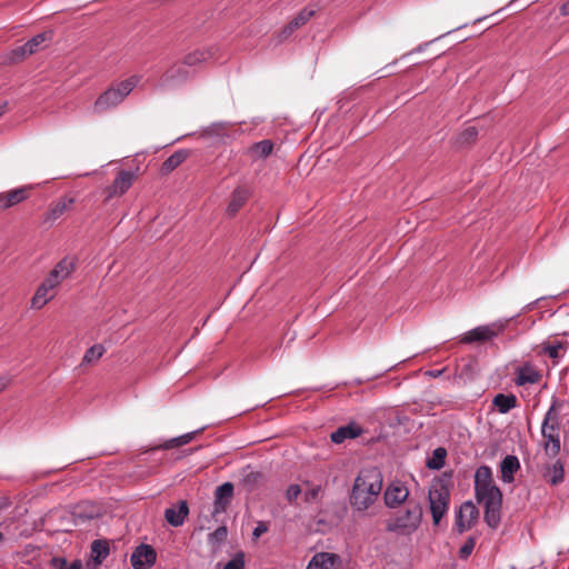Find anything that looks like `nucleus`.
I'll use <instances>...</instances> for the list:
<instances>
[{
	"mask_svg": "<svg viewBox=\"0 0 569 569\" xmlns=\"http://www.w3.org/2000/svg\"><path fill=\"white\" fill-rule=\"evenodd\" d=\"M475 497L485 510L486 523L496 529L501 520L502 492L496 485L491 468L483 465L475 472Z\"/></svg>",
	"mask_w": 569,
	"mask_h": 569,
	"instance_id": "f257e3e1",
	"label": "nucleus"
},
{
	"mask_svg": "<svg viewBox=\"0 0 569 569\" xmlns=\"http://www.w3.org/2000/svg\"><path fill=\"white\" fill-rule=\"evenodd\" d=\"M383 477L376 467L360 470L355 479L350 493V505L358 511L369 509L378 499L382 490Z\"/></svg>",
	"mask_w": 569,
	"mask_h": 569,
	"instance_id": "f03ea898",
	"label": "nucleus"
},
{
	"mask_svg": "<svg viewBox=\"0 0 569 569\" xmlns=\"http://www.w3.org/2000/svg\"><path fill=\"white\" fill-rule=\"evenodd\" d=\"M422 515L421 505L418 501L409 500L403 509L396 511L387 519L386 531L409 537L419 529Z\"/></svg>",
	"mask_w": 569,
	"mask_h": 569,
	"instance_id": "7ed1b4c3",
	"label": "nucleus"
},
{
	"mask_svg": "<svg viewBox=\"0 0 569 569\" xmlns=\"http://www.w3.org/2000/svg\"><path fill=\"white\" fill-rule=\"evenodd\" d=\"M559 407V401L553 399L541 425L542 448L549 458L557 457L561 450L559 415L557 412Z\"/></svg>",
	"mask_w": 569,
	"mask_h": 569,
	"instance_id": "20e7f679",
	"label": "nucleus"
},
{
	"mask_svg": "<svg viewBox=\"0 0 569 569\" xmlns=\"http://www.w3.org/2000/svg\"><path fill=\"white\" fill-rule=\"evenodd\" d=\"M140 81V77L132 76L111 86L108 90L102 92L93 104V110L97 113L104 112L111 108L120 104L127 96L137 87Z\"/></svg>",
	"mask_w": 569,
	"mask_h": 569,
	"instance_id": "39448f33",
	"label": "nucleus"
},
{
	"mask_svg": "<svg viewBox=\"0 0 569 569\" xmlns=\"http://www.w3.org/2000/svg\"><path fill=\"white\" fill-rule=\"evenodd\" d=\"M428 499L432 522L435 526H438L447 513L450 502V490L443 480L437 479L431 482Z\"/></svg>",
	"mask_w": 569,
	"mask_h": 569,
	"instance_id": "423d86ee",
	"label": "nucleus"
},
{
	"mask_svg": "<svg viewBox=\"0 0 569 569\" xmlns=\"http://www.w3.org/2000/svg\"><path fill=\"white\" fill-rule=\"evenodd\" d=\"M506 329V323L501 321L492 322L489 325L478 326L460 338V342L470 345L473 342H486L501 335Z\"/></svg>",
	"mask_w": 569,
	"mask_h": 569,
	"instance_id": "0eeeda50",
	"label": "nucleus"
},
{
	"mask_svg": "<svg viewBox=\"0 0 569 569\" xmlns=\"http://www.w3.org/2000/svg\"><path fill=\"white\" fill-rule=\"evenodd\" d=\"M77 264L78 258L76 256H66L53 266L44 280L58 289L76 271Z\"/></svg>",
	"mask_w": 569,
	"mask_h": 569,
	"instance_id": "6e6552de",
	"label": "nucleus"
},
{
	"mask_svg": "<svg viewBox=\"0 0 569 569\" xmlns=\"http://www.w3.org/2000/svg\"><path fill=\"white\" fill-rule=\"evenodd\" d=\"M408 498L409 489L403 482L399 480L390 482L383 492L385 505L390 509L398 508L406 501L408 502Z\"/></svg>",
	"mask_w": 569,
	"mask_h": 569,
	"instance_id": "1a4fd4ad",
	"label": "nucleus"
},
{
	"mask_svg": "<svg viewBox=\"0 0 569 569\" xmlns=\"http://www.w3.org/2000/svg\"><path fill=\"white\" fill-rule=\"evenodd\" d=\"M50 40H51L50 31L38 33L37 36H34L30 40H28L24 44L14 48L11 51V56H12L11 59L16 60V59H22L27 56H31L34 52H37L38 50H40L41 48H43L44 44Z\"/></svg>",
	"mask_w": 569,
	"mask_h": 569,
	"instance_id": "9d476101",
	"label": "nucleus"
},
{
	"mask_svg": "<svg viewBox=\"0 0 569 569\" xmlns=\"http://www.w3.org/2000/svg\"><path fill=\"white\" fill-rule=\"evenodd\" d=\"M157 560V552L146 543L139 545L131 553L130 561L133 569H150Z\"/></svg>",
	"mask_w": 569,
	"mask_h": 569,
	"instance_id": "9b49d317",
	"label": "nucleus"
},
{
	"mask_svg": "<svg viewBox=\"0 0 569 569\" xmlns=\"http://www.w3.org/2000/svg\"><path fill=\"white\" fill-rule=\"evenodd\" d=\"M479 516V511L473 502L466 501L463 502L459 511L456 516V528L458 532L462 533L466 530H469L475 525L477 518Z\"/></svg>",
	"mask_w": 569,
	"mask_h": 569,
	"instance_id": "f8f14e48",
	"label": "nucleus"
},
{
	"mask_svg": "<svg viewBox=\"0 0 569 569\" xmlns=\"http://www.w3.org/2000/svg\"><path fill=\"white\" fill-rule=\"evenodd\" d=\"M134 178L136 176L133 172L121 170L114 178L112 184L107 188L106 201L126 193L131 188Z\"/></svg>",
	"mask_w": 569,
	"mask_h": 569,
	"instance_id": "ddd939ff",
	"label": "nucleus"
},
{
	"mask_svg": "<svg viewBox=\"0 0 569 569\" xmlns=\"http://www.w3.org/2000/svg\"><path fill=\"white\" fill-rule=\"evenodd\" d=\"M30 186H22L6 192H0V210H7L23 202L30 197Z\"/></svg>",
	"mask_w": 569,
	"mask_h": 569,
	"instance_id": "4468645a",
	"label": "nucleus"
},
{
	"mask_svg": "<svg viewBox=\"0 0 569 569\" xmlns=\"http://www.w3.org/2000/svg\"><path fill=\"white\" fill-rule=\"evenodd\" d=\"M57 295V289L48 283L47 280L38 286L30 303V308L34 310H40L43 308L49 301H51Z\"/></svg>",
	"mask_w": 569,
	"mask_h": 569,
	"instance_id": "2eb2a0df",
	"label": "nucleus"
},
{
	"mask_svg": "<svg viewBox=\"0 0 569 569\" xmlns=\"http://www.w3.org/2000/svg\"><path fill=\"white\" fill-rule=\"evenodd\" d=\"M234 487L231 482H224L214 490L213 513H221L230 506Z\"/></svg>",
	"mask_w": 569,
	"mask_h": 569,
	"instance_id": "dca6fc26",
	"label": "nucleus"
},
{
	"mask_svg": "<svg viewBox=\"0 0 569 569\" xmlns=\"http://www.w3.org/2000/svg\"><path fill=\"white\" fill-rule=\"evenodd\" d=\"M542 378L541 372L530 363L517 368L515 383L517 386L535 385Z\"/></svg>",
	"mask_w": 569,
	"mask_h": 569,
	"instance_id": "f3484780",
	"label": "nucleus"
},
{
	"mask_svg": "<svg viewBox=\"0 0 569 569\" xmlns=\"http://www.w3.org/2000/svg\"><path fill=\"white\" fill-rule=\"evenodd\" d=\"M190 72L183 60L172 63L162 74L163 83L184 82L189 79Z\"/></svg>",
	"mask_w": 569,
	"mask_h": 569,
	"instance_id": "a211bd4d",
	"label": "nucleus"
},
{
	"mask_svg": "<svg viewBox=\"0 0 569 569\" xmlns=\"http://www.w3.org/2000/svg\"><path fill=\"white\" fill-rule=\"evenodd\" d=\"M74 200L72 198L63 197L58 201L53 202L48 211L43 214V223L52 224L59 219L67 210L71 208Z\"/></svg>",
	"mask_w": 569,
	"mask_h": 569,
	"instance_id": "6ab92c4d",
	"label": "nucleus"
},
{
	"mask_svg": "<svg viewBox=\"0 0 569 569\" xmlns=\"http://www.w3.org/2000/svg\"><path fill=\"white\" fill-rule=\"evenodd\" d=\"M189 515V507L186 500H181L178 507L167 508L164 511V519L172 527H180L184 523L187 516Z\"/></svg>",
	"mask_w": 569,
	"mask_h": 569,
	"instance_id": "aec40b11",
	"label": "nucleus"
},
{
	"mask_svg": "<svg viewBox=\"0 0 569 569\" xmlns=\"http://www.w3.org/2000/svg\"><path fill=\"white\" fill-rule=\"evenodd\" d=\"M362 432L363 430L359 425L351 422L347 426L339 427L331 433L330 438L335 443H342L346 439H355L361 436Z\"/></svg>",
	"mask_w": 569,
	"mask_h": 569,
	"instance_id": "412c9836",
	"label": "nucleus"
},
{
	"mask_svg": "<svg viewBox=\"0 0 569 569\" xmlns=\"http://www.w3.org/2000/svg\"><path fill=\"white\" fill-rule=\"evenodd\" d=\"M520 469L519 459L513 455L506 456L500 462L501 480L510 483L515 480V473Z\"/></svg>",
	"mask_w": 569,
	"mask_h": 569,
	"instance_id": "4be33fe9",
	"label": "nucleus"
},
{
	"mask_svg": "<svg viewBox=\"0 0 569 569\" xmlns=\"http://www.w3.org/2000/svg\"><path fill=\"white\" fill-rule=\"evenodd\" d=\"M339 557L330 552L316 553L309 561L307 569H333Z\"/></svg>",
	"mask_w": 569,
	"mask_h": 569,
	"instance_id": "5701e85b",
	"label": "nucleus"
},
{
	"mask_svg": "<svg viewBox=\"0 0 569 569\" xmlns=\"http://www.w3.org/2000/svg\"><path fill=\"white\" fill-rule=\"evenodd\" d=\"M109 542L104 539H97L91 542L90 558L96 566H100L109 556Z\"/></svg>",
	"mask_w": 569,
	"mask_h": 569,
	"instance_id": "b1692460",
	"label": "nucleus"
},
{
	"mask_svg": "<svg viewBox=\"0 0 569 569\" xmlns=\"http://www.w3.org/2000/svg\"><path fill=\"white\" fill-rule=\"evenodd\" d=\"M249 198V191L243 187H238L231 193V198L227 208L230 216H234L247 202Z\"/></svg>",
	"mask_w": 569,
	"mask_h": 569,
	"instance_id": "393cba45",
	"label": "nucleus"
},
{
	"mask_svg": "<svg viewBox=\"0 0 569 569\" xmlns=\"http://www.w3.org/2000/svg\"><path fill=\"white\" fill-rule=\"evenodd\" d=\"M492 405L499 413L505 415L518 406V399L512 393H497L492 399Z\"/></svg>",
	"mask_w": 569,
	"mask_h": 569,
	"instance_id": "a878e982",
	"label": "nucleus"
},
{
	"mask_svg": "<svg viewBox=\"0 0 569 569\" xmlns=\"http://www.w3.org/2000/svg\"><path fill=\"white\" fill-rule=\"evenodd\" d=\"M213 56L211 49H196L183 57V62L188 67H197L207 62Z\"/></svg>",
	"mask_w": 569,
	"mask_h": 569,
	"instance_id": "bb28decb",
	"label": "nucleus"
},
{
	"mask_svg": "<svg viewBox=\"0 0 569 569\" xmlns=\"http://www.w3.org/2000/svg\"><path fill=\"white\" fill-rule=\"evenodd\" d=\"M272 150L273 142L269 139H266L250 146L248 153L253 160H257L267 158L271 154Z\"/></svg>",
	"mask_w": 569,
	"mask_h": 569,
	"instance_id": "cd10ccee",
	"label": "nucleus"
},
{
	"mask_svg": "<svg viewBox=\"0 0 569 569\" xmlns=\"http://www.w3.org/2000/svg\"><path fill=\"white\" fill-rule=\"evenodd\" d=\"M189 156V151L184 149H180L176 152H173L169 158H167L162 166H161V172L162 173H170L173 171L177 167H179Z\"/></svg>",
	"mask_w": 569,
	"mask_h": 569,
	"instance_id": "c85d7f7f",
	"label": "nucleus"
},
{
	"mask_svg": "<svg viewBox=\"0 0 569 569\" xmlns=\"http://www.w3.org/2000/svg\"><path fill=\"white\" fill-rule=\"evenodd\" d=\"M543 476L553 486L562 482L565 477L563 463L560 460H557L547 466Z\"/></svg>",
	"mask_w": 569,
	"mask_h": 569,
	"instance_id": "c756f323",
	"label": "nucleus"
},
{
	"mask_svg": "<svg viewBox=\"0 0 569 569\" xmlns=\"http://www.w3.org/2000/svg\"><path fill=\"white\" fill-rule=\"evenodd\" d=\"M447 458V450L443 447H438L432 451V456L427 460L426 466L431 470H440Z\"/></svg>",
	"mask_w": 569,
	"mask_h": 569,
	"instance_id": "7c9ffc66",
	"label": "nucleus"
},
{
	"mask_svg": "<svg viewBox=\"0 0 569 569\" xmlns=\"http://www.w3.org/2000/svg\"><path fill=\"white\" fill-rule=\"evenodd\" d=\"M315 9L306 7L290 22L293 27L299 29L303 27L315 16Z\"/></svg>",
	"mask_w": 569,
	"mask_h": 569,
	"instance_id": "2f4dec72",
	"label": "nucleus"
},
{
	"mask_svg": "<svg viewBox=\"0 0 569 569\" xmlns=\"http://www.w3.org/2000/svg\"><path fill=\"white\" fill-rule=\"evenodd\" d=\"M104 351L106 349L102 345H93L86 351L82 359V363H91L100 359L103 356Z\"/></svg>",
	"mask_w": 569,
	"mask_h": 569,
	"instance_id": "473e14b6",
	"label": "nucleus"
},
{
	"mask_svg": "<svg viewBox=\"0 0 569 569\" xmlns=\"http://www.w3.org/2000/svg\"><path fill=\"white\" fill-rule=\"evenodd\" d=\"M478 136V130L476 127L470 126L466 128L459 136L458 141L461 144L471 143L476 140Z\"/></svg>",
	"mask_w": 569,
	"mask_h": 569,
	"instance_id": "72a5a7b5",
	"label": "nucleus"
},
{
	"mask_svg": "<svg viewBox=\"0 0 569 569\" xmlns=\"http://www.w3.org/2000/svg\"><path fill=\"white\" fill-rule=\"evenodd\" d=\"M244 553L239 551L226 563L223 569H244Z\"/></svg>",
	"mask_w": 569,
	"mask_h": 569,
	"instance_id": "f704fd0d",
	"label": "nucleus"
},
{
	"mask_svg": "<svg viewBox=\"0 0 569 569\" xmlns=\"http://www.w3.org/2000/svg\"><path fill=\"white\" fill-rule=\"evenodd\" d=\"M476 546V539L469 537L459 549V558L467 559L473 551Z\"/></svg>",
	"mask_w": 569,
	"mask_h": 569,
	"instance_id": "c9c22d12",
	"label": "nucleus"
},
{
	"mask_svg": "<svg viewBox=\"0 0 569 569\" xmlns=\"http://www.w3.org/2000/svg\"><path fill=\"white\" fill-rule=\"evenodd\" d=\"M228 535L224 526L218 527L213 532L209 535V542L221 543L226 540Z\"/></svg>",
	"mask_w": 569,
	"mask_h": 569,
	"instance_id": "e433bc0d",
	"label": "nucleus"
},
{
	"mask_svg": "<svg viewBox=\"0 0 569 569\" xmlns=\"http://www.w3.org/2000/svg\"><path fill=\"white\" fill-rule=\"evenodd\" d=\"M543 351L547 353L551 359L556 360L560 357V350L562 349L561 342L556 343H547L543 345Z\"/></svg>",
	"mask_w": 569,
	"mask_h": 569,
	"instance_id": "4c0bfd02",
	"label": "nucleus"
},
{
	"mask_svg": "<svg viewBox=\"0 0 569 569\" xmlns=\"http://www.w3.org/2000/svg\"><path fill=\"white\" fill-rule=\"evenodd\" d=\"M301 493L299 485H290L286 491V498L289 502H293Z\"/></svg>",
	"mask_w": 569,
	"mask_h": 569,
	"instance_id": "58836bf2",
	"label": "nucleus"
},
{
	"mask_svg": "<svg viewBox=\"0 0 569 569\" xmlns=\"http://www.w3.org/2000/svg\"><path fill=\"white\" fill-rule=\"evenodd\" d=\"M321 492V486H315L305 492L306 502L315 501Z\"/></svg>",
	"mask_w": 569,
	"mask_h": 569,
	"instance_id": "ea45409f",
	"label": "nucleus"
},
{
	"mask_svg": "<svg viewBox=\"0 0 569 569\" xmlns=\"http://www.w3.org/2000/svg\"><path fill=\"white\" fill-rule=\"evenodd\" d=\"M296 30H298L296 27L292 26L291 22H289L287 26L282 28V30L279 32L278 38L279 42L284 41L288 39Z\"/></svg>",
	"mask_w": 569,
	"mask_h": 569,
	"instance_id": "a19ab883",
	"label": "nucleus"
},
{
	"mask_svg": "<svg viewBox=\"0 0 569 569\" xmlns=\"http://www.w3.org/2000/svg\"><path fill=\"white\" fill-rule=\"evenodd\" d=\"M269 530V526L266 521H258L257 526L252 531L253 539H258L260 536L266 533Z\"/></svg>",
	"mask_w": 569,
	"mask_h": 569,
	"instance_id": "79ce46f5",
	"label": "nucleus"
},
{
	"mask_svg": "<svg viewBox=\"0 0 569 569\" xmlns=\"http://www.w3.org/2000/svg\"><path fill=\"white\" fill-rule=\"evenodd\" d=\"M261 477L262 476L260 472L250 471L244 476L243 481L248 486H254L256 483H258V481L261 479Z\"/></svg>",
	"mask_w": 569,
	"mask_h": 569,
	"instance_id": "37998d69",
	"label": "nucleus"
},
{
	"mask_svg": "<svg viewBox=\"0 0 569 569\" xmlns=\"http://www.w3.org/2000/svg\"><path fill=\"white\" fill-rule=\"evenodd\" d=\"M198 431L187 432L184 435H181L177 437V440H179V446H184L189 442H191Z\"/></svg>",
	"mask_w": 569,
	"mask_h": 569,
	"instance_id": "c03bdc74",
	"label": "nucleus"
},
{
	"mask_svg": "<svg viewBox=\"0 0 569 569\" xmlns=\"http://www.w3.org/2000/svg\"><path fill=\"white\" fill-rule=\"evenodd\" d=\"M11 507V500L7 496H0V515Z\"/></svg>",
	"mask_w": 569,
	"mask_h": 569,
	"instance_id": "a18cd8bd",
	"label": "nucleus"
},
{
	"mask_svg": "<svg viewBox=\"0 0 569 569\" xmlns=\"http://www.w3.org/2000/svg\"><path fill=\"white\" fill-rule=\"evenodd\" d=\"M52 563L58 569H67L69 566L64 558H53Z\"/></svg>",
	"mask_w": 569,
	"mask_h": 569,
	"instance_id": "49530a36",
	"label": "nucleus"
},
{
	"mask_svg": "<svg viewBox=\"0 0 569 569\" xmlns=\"http://www.w3.org/2000/svg\"><path fill=\"white\" fill-rule=\"evenodd\" d=\"M177 447H180V446H179V440H177V437H176V438H172V439L167 440V441L161 446V448H163V449H171V448H177Z\"/></svg>",
	"mask_w": 569,
	"mask_h": 569,
	"instance_id": "de8ad7c7",
	"label": "nucleus"
},
{
	"mask_svg": "<svg viewBox=\"0 0 569 569\" xmlns=\"http://www.w3.org/2000/svg\"><path fill=\"white\" fill-rule=\"evenodd\" d=\"M67 569H82V563L80 560L72 561Z\"/></svg>",
	"mask_w": 569,
	"mask_h": 569,
	"instance_id": "09e8293b",
	"label": "nucleus"
},
{
	"mask_svg": "<svg viewBox=\"0 0 569 569\" xmlns=\"http://www.w3.org/2000/svg\"><path fill=\"white\" fill-rule=\"evenodd\" d=\"M8 387V380L0 378V393Z\"/></svg>",
	"mask_w": 569,
	"mask_h": 569,
	"instance_id": "8fccbe9b",
	"label": "nucleus"
},
{
	"mask_svg": "<svg viewBox=\"0 0 569 569\" xmlns=\"http://www.w3.org/2000/svg\"><path fill=\"white\" fill-rule=\"evenodd\" d=\"M6 111V104H0V117Z\"/></svg>",
	"mask_w": 569,
	"mask_h": 569,
	"instance_id": "3c124183",
	"label": "nucleus"
},
{
	"mask_svg": "<svg viewBox=\"0 0 569 569\" xmlns=\"http://www.w3.org/2000/svg\"><path fill=\"white\" fill-rule=\"evenodd\" d=\"M6 111V104H0V117Z\"/></svg>",
	"mask_w": 569,
	"mask_h": 569,
	"instance_id": "603ef678",
	"label": "nucleus"
},
{
	"mask_svg": "<svg viewBox=\"0 0 569 569\" xmlns=\"http://www.w3.org/2000/svg\"><path fill=\"white\" fill-rule=\"evenodd\" d=\"M440 373H441L440 371H437V372L432 371V372H430V375L433 376V377H438Z\"/></svg>",
	"mask_w": 569,
	"mask_h": 569,
	"instance_id": "864d4df0",
	"label": "nucleus"
},
{
	"mask_svg": "<svg viewBox=\"0 0 569 569\" xmlns=\"http://www.w3.org/2000/svg\"><path fill=\"white\" fill-rule=\"evenodd\" d=\"M561 11H562V13H563V14H566V13H567V8L563 6V7L561 8Z\"/></svg>",
	"mask_w": 569,
	"mask_h": 569,
	"instance_id": "5fc2aeb1",
	"label": "nucleus"
},
{
	"mask_svg": "<svg viewBox=\"0 0 569 569\" xmlns=\"http://www.w3.org/2000/svg\"><path fill=\"white\" fill-rule=\"evenodd\" d=\"M2 541H3V535H2V532L0 531V542H2Z\"/></svg>",
	"mask_w": 569,
	"mask_h": 569,
	"instance_id": "6e6d98bb",
	"label": "nucleus"
}]
</instances>
